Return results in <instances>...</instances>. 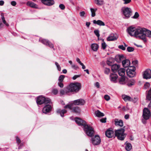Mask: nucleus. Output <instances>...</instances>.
Wrapping results in <instances>:
<instances>
[{
	"label": "nucleus",
	"instance_id": "473e14b6",
	"mask_svg": "<svg viewBox=\"0 0 151 151\" xmlns=\"http://www.w3.org/2000/svg\"><path fill=\"white\" fill-rule=\"evenodd\" d=\"M145 38H146V37L147 36V37H151V31L148 30L146 29L145 30Z\"/></svg>",
	"mask_w": 151,
	"mask_h": 151
},
{
	"label": "nucleus",
	"instance_id": "bb28decb",
	"mask_svg": "<svg viewBox=\"0 0 151 151\" xmlns=\"http://www.w3.org/2000/svg\"><path fill=\"white\" fill-rule=\"evenodd\" d=\"M125 70L124 68H122L119 69L118 73L119 75L121 76H124L125 74Z\"/></svg>",
	"mask_w": 151,
	"mask_h": 151
},
{
	"label": "nucleus",
	"instance_id": "bf43d9fd",
	"mask_svg": "<svg viewBox=\"0 0 151 151\" xmlns=\"http://www.w3.org/2000/svg\"><path fill=\"white\" fill-rule=\"evenodd\" d=\"M59 7L62 10L64 9L65 8V6L64 5L62 4H60L59 6Z\"/></svg>",
	"mask_w": 151,
	"mask_h": 151
},
{
	"label": "nucleus",
	"instance_id": "1a4fd4ad",
	"mask_svg": "<svg viewBox=\"0 0 151 151\" xmlns=\"http://www.w3.org/2000/svg\"><path fill=\"white\" fill-rule=\"evenodd\" d=\"M136 28L133 26H130L127 28V32L131 36L135 37Z\"/></svg>",
	"mask_w": 151,
	"mask_h": 151
},
{
	"label": "nucleus",
	"instance_id": "de8ad7c7",
	"mask_svg": "<svg viewBox=\"0 0 151 151\" xmlns=\"http://www.w3.org/2000/svg\"><path fill=\"white\" fill-rule=\"evenodd\" d=\"M86 14L84 11H82L80 12V15L81 17H86V16H85Z\"/></svg>",
	"mask_w": 151,
	"mask_h": 151
},
{
	"label": "nucleus",
	"instance_id": "58836bf2",
	"mask_svg": "<svg viewBox=\"0 0 151 151\" xmlns=\"http://www.w3.org/2000/svg\"><path fill=\"white\" fill-rule=\"evenodd\" d=\"M146 99L149 100H150L151 99V88L148 92V93L147 95Z\"/></svg>",
	"mask_w": 151,
	"mask_h": 151
},
{
	"label": "nucleus",
	"instance_id": "20e7f679",
	"mask_svg": "<svg viewBox=\"0 0 151 151\" xmlns=\"http://www.w3.org/2000/svg\"><path fill=\"white\" fill-rule=\"evenodd\" d=\"M124 132L125 130L124 128L115 130L114 131L115 137H116L119 140H124L126 137V134L124 133Z\"/></svg>",
	"mask_w": 151,
	"mask_h": 151
},
{
	"label": "nucleus",
	"instance_id": "a211bd4d",
	"mask_svg": "<svg viewBox=\"0 0 151 151\" xmlns=\"http://www.w3.org/2000/svg\"><path fill=\"white\" fill-rule=\"evenodd\" d=\"M41 1L43 3L47 6H51L54 3V1L53 0H41Z\"/></svg>",
	"mask_w": 151,
	"mask_h": 151
},
{
	"label": "nucleus",
	"instance_id": "8fccbe9b",
	"mask_svg": "<svg viewBox=\"0 0 151 151\" xmlns=\"http://www.w3.org/2000/svg\"><path fill=\"white\" fill-rule=\"evenodd\" d=\"M150 86V83L147 82L144 85V87L145 89L148 88Z\"/></svg>",
	"mask_w": 151,
	"mask_h": 151
},
{
	"label": "nucleus",
	"instance_id": "9b49d317",
	"mask_svg": "<svg viewBox=\"0 0 151 151\" xmlns=\"http://www.w3.org/2000/svg\"><path fill=\"white\" fill-rule=\"evenodd\" d=\"M105 135L109 138L115 137V132H114V129L111 128H109L106 130Z\"/></svg>",
	"mask_w": 151,
	"mask_h": 151
},
{
	"label": "nucleus",
	"instance_id": "f8f14e48",
	"mask_svg": "<svg viewBox=\"0 0 151 151\" xmlns=\"http://www.w3.org/2000/svg\"><path fill=\"white\" fill-rule=\"evenodd\" d=\"M150 115L151 117V114L149 110L147 108H145L143 110V117L146 120L149 119Z\"/></svg>",
	"mask_w": 151,
	"mask_h": 151
},
{
	"label": "nucleus",
	"instance_id": "f3484780",
	"mask_svg": "<svg viewBox=\"0 0 151 151\" xmlns=\"http://www.w3.org/2000/svg\"><path fill=\"white\" fill-rule=\"evenodd\" d=\"M118 37V36L116 34L112 33L109 35L107 40L108 41H114L116 40Z\"/></svg>",
	"mask_w": 151,
	"mask_h": 151
},
{
	"label": "nucleus",
	"instance_id": "864d4df0",
	"mask_svg": "<svg viewBox=\"0 0 151 151\" xmlns=\"http://www.w3.org/2000/svg\"><path fill=\"white\" fill-rule=\"evenodd\" d=\"M58 86L61 88H63V84L62 83V82L59 81V82L58 83Z\"/></svg>",
	"mask_w": 151,
	"mask_h": 151
},
{
	"label": "nucleus",
	"instance_id": "c9c22d12",
	"mask_svg": "<svg viewBox=\"0 0 151 151\" xmlns=\"http://www.w3.org/2000/svg\"><path fill=\"white\" fill-rule=\"evenodd\" d=\"M95 2L98 5L101 6L103 4L104 1L103 0H95Z\"/></svg>",
	"mask_w": 151,
	"mask_h": 151
},
{
	"label": "nucleus",
	"instance_id": "aec40b11",
	"mask_svg": "<svg viewBox=\"0 0 151 151\" xmlns=\"http://www.w3.org/2000/svg\"><path fill=\"white\" fill-rule=\"evenodd\" d=\"M130 61L128 59H125L122 61V64L124 68L128 67L130 65Z\"/></svg>",
	"mask_w": 151,
	"mask_h": 151
},
{
	"label": "nucleus",
	"instance_id": "5fc2aeb1",
	"mask_svg": "<svg viewBox=\"0 0 151 151\" xmlns=\"http://www.w3.org/2000/svg\"><path fill=\"white\" fill-rule=\"evenodd\" d=\"M81 76V75H75V76H74L72 78V79L73 80H76V78H79V77H80V76Z\"/></svg>",
	"mask_w": 151,
	"mask_h": 151
},
{
	"label": "nucleus",
	"instance_id": "ea45409f",
	"mask_svg": "<svg viewBox=\"0 0 151 151\" xmlns=\"http://www.w3.org/2000/svg\"><path fill=\"white\" fill-rule=\"evenodd\" d=\"M65 76L63 75H61L58 78V81L59 82H63L64 78Z\"/></svg>",
	"mask_w": 151,
	"mask_h": 151
},
{
	"label": "nucleus",
	"instance_id": "f03ea898",
	"mask_svg": "<svg viewBox=\"0 0 151 151\" xmlns=\"http://www.w3.org/2000/svg\"><path fill=\"white\" fill-rule=\"evenodd\" d=\"M145 30L146 29L145 28L138 27L136 28V32H135L136 33L135 37L142 39L145 42H146L147 40L145 38Z\"/></svg>",
	"mask_w": 151,
	"mask_h": 151
},
{
	"label": "nucleus",
	"instance_id": "2eb2a0df",
	"mask_svg": "<svg viewBox=\"0 0 151 151\" xmlns=\"http://www.w3.org/2000/svg\"><path fill=\"white\" fill-rule=\"evenodd\" d=\"M143 77L146 79L151 78V70L147 69L145 70L143 74Z\"/></svg>",
	"mask_w": 151,
	"mask_h": 151
},
{
	"label": "nucleus",
	"instance_id": "13d9d810",
	"mask_svg": "<svg viewBox=\"0 0 151 151\" xmlns=\"http://www.w3.org/2000/svg\"><path fill=\"white\" fill-rule=\"evenodd\" d=\"M104 98L107 101H109L110 99L109 96L107 95H105L104 96Z\"/></svg>",
	"mask_w": 151,
	"mask_h": 151
},
{
	"label": "nucleus",
	"instance_id": "774afa93",
	"mask_svg": "<svg viewBox=\"0 0 151 151\" xmlns=\"http://www.w3.org/2000/svg\"><path fill=\"white\" fill-rule=\"evenodd\" d=\"M95 86L96 87L98 88L100 87V85L99 83L98 82H96L95 84Z\"/></svg>",
	"mask_w": 151,
	"mask_h": 151
},
{
	"label": "nucleus",
	"instance_id": "6e6552de",
	"mask_svg": "<svg viewBox=\"0 0 151 151\" xmlns=\"http://www.w3.org/2000/svg\"><path fill=\"white\" fill-rule=\"evenodd\" d=\"M91 140L94 145H98L101 142V139L98 135H96L94 137L91 138Z\"/></svg>",
	"mask_w": 151,
	"mask_h": 151
},
{
	"label": "nucleus",
	"instance_id": "423d86ee",
	"mask_svg": "<svg viewBox=\"0 0 151 151\" xmlns=\"http://www.w3.org/2000/svg\"><path fill=\"white\" fill-rule=\"evenodd\" d=\"M50 102V99L46 98L42 96H39L36 99V102L38 105H41L43 104H48Z\"/></svg>",
	"mask_w": 151,
	"mask_h": 151
},
{
	"label": "nucleus",
	"instance_id": "a18cd8bd",
	"mask_svg": "<svg viewBox=\"0 0 151 151\" xmlns=\"http://www.w3.org/2000/svg\"><path fill=\"white\" fill-rule=\"evenodd\" d=\"M55 64L56 65L57 69L59 71L61 70V68L59 64L57 62H55Z\"/></svg>",
	"mask_w": 151,
	"mask_h": 151
},
{
	"label": "nucleus",
	"instance_id": "3c124183",
	"mask_svg": "<svg viewBox=\"0 0 151 151\" xmlns=\"http://www.w3.org/2000/svg\"><path fill=\"white\" fill-rule=\"evenodd\" d=\"M124 2V4H127L130 3L131 0H122Z\"/></svg>",
	"mask_w": 151,
	"mask_h": 151
},
{
	"label": "nucleus",
	"instance_id": "cd10ccee",
	"mask_svg": "<svg viewBox=\"0 0 151 151\" xmlns=\"http://www.w3.org/2000/svg\"><path fill=\"white\" fill-rule=\"evenodd\" d=\"M91 48L94 51H96L99 48V45L96 43H93L91 45Z\"/></svg>",
	"mask_w": 151,
	"mask_h": 151
},
{
	"label": "nucleus",
	"instance_id": "c756f323",
	"mask_svg": "<svg viewBox=\"0 0 151 151\" xmlns=\"http://www.w3.org/2000/svg\"><path fill=\"white\" fill-rule=\"evenodd\" d=\"M122 99L125 101H131V98L129 96L125 95H123L122 96Z\"/></svg>",
	"mask_w": 151,
	"mask_h": 151
},
{
	"label": "nucleus",
	"instance_id": "09e8293b",
	"mask_svg": "<svg viewBox=\"0 0 151 151\" xmlns=\"http://www.w3.org/2000/svg\"><path fill=\"white\" fill-rule=\"evenodd\" d=\"M58 90L56 89H53L52 90V92L54 94L56 95L58 93Z\"/></svg>",
	"mask_w": 151,
	"mask_h": 151
},
{
	"label": "nucleus",
	"instance_id": "412c9836",
	"mask_svg": "<svg viewBox=\"0 0 151 151\" xmlns=\"http://www.w3.org/2000/svg\"><path fill=\"white\" fill-rule=\"evenodd\" d=\"M117 77V75L115 73H111L110 76V80L114 82H116Z\"/></svg>",
	"mask_w": 151,
	"mask_h": 151
},
{
	"label": "nucleus",
	"instance_id": "e433bc0d",
	"mask_svg": "<svg viewBox=\"0 0 151 151\" xmlns=\"http://www.w3.org/2000/svg\"><path fill=\"white\" fill-rule=\"evenodd\" d=\"M125 149L127 151H130L132 149L131 145L129 143H127L125 146Z\"/></svg>",
	"mask_w": 151,
	"mask_h": 151
},
{
	"label": "nucleus",
	"instance_id": "6e6d98bb",
	"mask_svg": "<svg viewBox=\"0 0 151 151\" xmlns=\"http://www.w3.org/2000/svg\"><path fill=\"white\" fill-rule=\"evenodd\" d=\"M118 48L119 49H121L123 50H125L126 49L125 47H124L123 45H119L118 46Z\"/></svg>",
	"mask_w": 151,
	"mask_h": 151
},
{
	"label": "nucleus",
	"instance_id": "4be33fe9",
	"mask_svg": "<svg viewBox=\"0 0 151 151\" xmlns=\"http://www.w3.org/2000/svg\"><path fill=\"white\" fill-rule=\"evenodd\" d=\"M124 58L123 55H117L116 56L115 60L117 62L120 63L122 61Z\"/></svg>",
	"mask_w": 151,
	"mask_h": 151
},
{
	"label": "nucleus",
	"instance_id": "72a5a7b5",
	"mask_svg": "<svg viewBox=\"0 0 151 151\" xmlns=\"http://www.w3.org/2000/svg\"><path fill=\"white\" fill-rule=\"evenodd\" d=\"M90 10L91 12V16L93 17H95L96 15L95 12L97 10V9L96 8L94 9L91 8L90 9Z\"/></svg>",
	"mask_w": 151,
	"mask_h": 151
},
{
	"label": "nucleus",
	"instance_id": "ddd939ff",
	"mask_svg": "<svg viewBox=\"0 0 151 151\" xmlns=\"http://www.w3.org/2000/svg\"><path fill=\"white\" fill-rule=\"evenodd\" d=\"M39 41L45 45L48 46L51 48H53V45L48 40L46 39L40 38Z\"/></svg>",
	"mask_w": 151,
	"mask_h": 151
},
{
	"label": "nucleus",
	"instance_id": "4d7b16f0",
	"mask_svg": "<svg viewBox=\"0 0 151 151\" xmlns=\"http://www.w3.org/2000/svg\"><path fill=\"white\" fill-rule=\"evenodd\" d=\"M71 67L72 68L75 70H76L78 68V67L77 65H76L74 64L72 65Z\"/></svg>",
	"mask_w": 151,
	"mask_h": 151
},
{
	"label": "nucleus",
	"instance_id": "a878e982",
	"mask_svg": "<svg viewBox=\"0 0 151 151\" xmlns=\"http://www.w3.org/2000/svg\"><path fill=\"white\" fill-rule=\"evenodd\" d=\"M67 111L65 109L61 110L60 109H59L57 110V112L58 113H59L60 115V116L63 117L64 116V114L66 113Z\"/></svg>",
	"mask_w": 151,
	"mask_h": 151
},
{
	"label": "nucleus",
	"instance_id": "f257e3e1",
	"mask_svg": "<svg viewBox=\"0 0 151 151\" xmlns=\"http://www.w3.org/2000/svg\"><path fill=\"white\" fill-rule=\"evenodd\" d=\"M81 88V85L78 82L70 83L67 87L68 92L77 93Z\"/></svg>",
	"mask_w": 151,
	"mask_h": 151
},
{
	"label": "nucleus",
	"instance_id": "b1692460",
	"mask_svg": "<svg viewBox=\"0 0 151 151\" xmlns=\"http://www.w3.org/2000/svg\"><path fill=\"white\" fill-rule=\"evenodd\" d=\"M93 24H97L100 26H104L105 25L104 22L99 20H98L97 21H96L95 20H93Z\"/></svg>",
	"mask_w": 151,
	"mask_h": 151
},
{
	"label": "nucleus",
	"instance_id": "338daca9",
	"mask_svg": "<svg viewBox=\"0 0 151 151\" xmlns=\"http://www.w3.org/2000/svg\"><path fill=\"white\" fill-rule=\"evenodd\" d=\"M66 93L63 90H61L60 91V93L62 95H64Z\"/></svg>",
	"mask_w": 151,
	"mask_h": 151
},
{
	"label": "nucleus",
	"instance_id": "052dcab7",
	"mask_svg": "<svg viewBox=\"0 0 151 151\" xmlns=\"http://www.w3.org/2000/svg\"><path fill=\"white\" fill-rule=\"evenodd\" d=\"M106 63L107 65H108L109 66H111L112 65V63L111 62H110L109 60H107V61Z\"/></svg>",
	"mask_w": 151,
	"mask_h": 151
},
{
	"label": "nucleus",
	"instance_id": "c85d7f7f",
	"mask_svg": "<svg viewBox=\"0 0 151 151\" xmlns=\"http://www.w3.org/2000/svg\"><path fill=\"white\" fill-rule=\"evenodd\" d=\"M16 139L17 143L19 146L18 149H20L21 148L22 146L23 145V144L22 143H21V140L18 137H16Z\"/></svg>",
	"mask_w": 151,
	"mask_h": 151
},
{
	"label": "nucleus",
	"instance_id": "0e129e2a",
	"mask_svg": "<svg viewBox=\"0 0 151 151\" xmlns=\"http://www.w3.org/2000/svg\"><path fill=\"white\" fill-rule=\"evenodd\" d=\"M16 4V2L15 1H13L11 2V4L13 6H15Z\"/></svg>",
	"mask_w": 151,
	"mask_h": 151
},
{
	"label": "nucleus",
	"instance_id": "0eeeda50",
	"mask_svg": "<svg viewBox=\"0 0 151 151\" xmlns=\"http://www.w3.org/2000/svg\"><path fill=\"white\" fill-rule=\"evenodd\" d=\"M123 13L124 16V18H128L131 15L132 11L131 9L128 7H126L123 10Z\"/></svg>",
	"mask_w": 151,
	"mask_h": 151
},
{
	"label": "nucleus",
	"instance_id": "680f3d73",
	"mask_svg": "<svg viewBox=\"0 0 151 151\" xmlns=\"http://www.w3.org/2000/svg\"><path fill=\"white\" fill-rule=\"evenodd\" d=\"M106 118H103L100 120V121L102 123H105L106 122Z\"/></svg>",
	"mask_w": 151,
	"mask_h": 151
},
{
	"label": "nucleus",
	"instance_id": "79ce46f5",
	"mask_svg": "<svg viewBox=\"0 0 151 151\" xmlns=\"http://www.w3.org/2000/svg\"><path fill=\"white\" fill-rule=\"evenodd\" d=\"M139 15L137 12H136L134 14V16L132 17V18L136 19L139 17Z\"/></svg>",
	"mask_w": 151,
	"mask_h": 151
},
{
	"label": "nucleus",
	"instance_id": "c03bdc74",
	"mask_svg": "<svg viewBox=\"0 0 151 151\" xmlns=\"http://www.w3.org/2000/svg\"><path fill=\"white\" fill-rule=\"evenodd\" d=\"M110 71V70L109 68H105L104 70V73L105 74H109Z\"/></svg>",
	"mask_w": 151,
	"mask_h": 151
},
{
	"label": "nucleus",
	"instance_id": "603ef678",
	"mask_svg": "<svg viewBox=\"0 0 151 151\" xmlns=\"http://www.w3.org/2000/svg\"><path fill=\"white\" fill-rule=\"evenodd\" d=\"M101 46L103 49L104 50L106 48L107 45L105 42H103L102 43Z\"/></svg>",
	"mask_w": 151,
	"mask_h": 151
},
{
	"label": "nucleus",
	"instance_id": "dca6fc26",
	"mask_svg": "<svg viewBox=\"0 0 151 151\" xmlns=\"http://www.w3.org/2000/svg\"><path fill=\"white\" fill-rule=\"evenodd\" d=\"M47 104L43 107L42 110L43 112L45 114L51 111L52 109V107L50 105V102Z\"/></svg>",
	"mask_w": 151,
	"mask_h": 151
},
{
	"label": "nucleus",
	"instance_id": "e2e57ef3",
	"mask_svg": "<svg viewBox=\"0 0 151 151\" xmlns=\"http://www.w3.org/2000/svg\"><path fill=\"white\" fill-rule=\"evenodd\" d=\"M138 63V61L137 60H134L132 61V63L134 65H136Z\"/></svg>",
	"mask_w": 151,
	"mask_h": 151
},
{
	"label": "nucleus",
	"instance_id": "9d476101",
	"mask_svg": "<svg viewBox=\"0 0 151 151\" xmlns=\"http://www.w3.org/2000/svg\"><path fill=\"white\" fill-rule=\"evenodd\" d=\"M132 68H128L126 70L127 75L129 77H133L135 76V70L136 68L134 66L132 67Z\"/></svg>",
	"mask_w": 151,
	"mask_h": 151
},
{
	"label": "nucleus",
	"instance_id": "49530a36",
	"mask_svg": "<svg viewBox=\"0 0 151 151\" xmlns=\"http://www.w3.org/2000/svg\"><path fill=\"white\" fill-rule=\"evenodd\" d=\"M138 100V98L137 97H134V98H131V101H132L134 103L136 102Z\"/></svg>",
	"mask_w": 151,
	"mask_h": 151
},
{
	"label": "nucleus",
	"instance_id": "7ed1b4c3",
	"mask_svg": "<svg viewBox=\"0 0 151 151\" xmlns=\"http://www.w3.org/2000/svg\"><path fill=\"white\" fill-rule=\"evenodd\" d=\"M85 101L83 99H80L74 101L70 104L64 106L65 108H68L69 109H72L73 105H83L85 103Z\"/></svg>",
	"mask_w": 151,
	"mask_h": 151
},
{
	"label": "nucleus",
	"instance_id": "2f4dec72",
	"mask_svg": "<svg viewBox=\"0 0 151 151\" xmlns=\"http://www.w3.org/2000/svg\"><path fill=\"white\" fill-rule=\"evenodd\" d=\"M95 114L96 116L98 117H101L103 116H104V114L101 112L99 110H98L95 111Z\"/></svg>",
	"mask_w": 151,
	"mask_h": 151
},
{
	"label": "nucleus",
	"instance_id": "37998d69",
	"mask_svg": "<svg viewBox=\"0 0 151 151\" xmlns=\"http://www.w3.org/2000/svg\"><path fill=\"white\" fill-rule=\"evenodd\" d=\"M134 50V49L133 47H128L127 48V51L129 52H132Z\"/></svg>",
	"mask_w": 151,
	"mask_h": 151
},
{
	"label": "nucleus",
	"instance_id": "7c9ffc66",
	"mask_svg": "<svg viewBox=\"0 0 151 151\" xmlns=\"http://www.w3.org/2000/svg\"><path fill=\"white\" fill-rule=\"evenodd\" d=\"M120 68V66L116 64L113 65L111 66V70L112 71L114 72L115 71H116Z\"/></svg>",
	"mask_w": 151,
	"mask_h": 151
},
{
	"label": "nucleus",
	"instance_id": "4468645a",
	"mask_svg": "<svg viewBox=\"0 0 151 151\" xmlns=\"http://www.w3.org/2000/svg\"><path fill=\"white\" fill-rule=\"evenodd\" d=\"M75 121L78 126H83V127L86 124L85 121L78 117H76L75 119Z\"/></svg>",
	"mask_w": 151,
	"mask_h": 151
},
{
	"label": "nucleus",
	"instance_id": "6ab92c4d",
	"mask_svg": "<svg viewBox=\"0 0 151 151\" xmlns=\"http://www.w3.org/2000/svg\"><path fill=\"white\" fill-rule=\"evenodd\" d=\"M115 124L116 126L122 127L123 125V122L122 120H119L118 119H116L114 120Z\"/></svg>",
	"mask_w": 151,
	"mask_h": 151
},
{
	"label": "nucleus",
	"instance_id": "f704fd0d",
	"mask_svg": "<svg viewBox=\"0 0 151 151\" xmlns=\"http://www.w3.org/2000/svg\"><path fill=\"white\" fill-rule=\"evenodd\" d=\"M122 77L120 78L119 80V83L120 84H124L125 83V78L124 76H121Z\"/></svg>",
	"mask_w": 151,
	"mask_h": 151
},
{
	"label": "nucleus",
	"instance_id": "5701e85b",
	"mask_svg": "<svg viewBox=\"0 0 151 151\" xmlns=\"http://www.w3.org/2000/svg\"><path fill=\"white\" fill-rule=\"evenodd\" d=\"M70 109L72 110L73 112L76 114H79L81 112V109L78 106H76L75 107H73V106L72 109Z\"/></svg>",
	"mask_w": 151,
	"mask_h": 151
},
{
	"label": "nucleus",
	"instance_id": "393cba45",
	"mask_svg": "<svg viewBox=\"0 0 151 151\" xmlns=\"http://www.w3.org/2000/svg\"><path fill=\"white\" fill-rule=\"evenodd\" d=\"M27 4L32 8L36 9L38 8L37 5L33 2L28 1L27 3Z\"/></svg>",
	"mask_w": 151,
	"mask_h": 151
},
{
	"label": "nucleus",
	"instance_id": "a19ab883",
	"mask_svg": "<svg viewBox=\"0 0 151 151\" xmlns=\"http://www.w3.org/2000/svg\"><path fill=\"white\" fill-rule=\"evenodd\" d=\"M94 32L95 35L97 36L98 37H99L100 36V34H99V31L98 29L95 30L94 31Z\"/></svg>",
	"mask_w": 151,
	"mask_h": 151
},
{
	"label": "nucleus",
	"instance_id": "39448f33",
	"mask_svg": "<svg viewBox=\"0 0 151 151\" xmlns=\"http://www.w3.org/2000/svg\"><path fill=\"white\" fill-rule=\"evenodd\" d=\"M83 129L86 134L88 136L91 137L94 136V131L90 125L86 124L84 126Z\"/></svg>",
	"mask_w": 151,
	"mask_h": 151
},
{
	"label": "nucleus",
	"instance_id": "69168bd1",
	"mask_svg": "<svg viewBox=\"0 0 151 151\" xmlns=\"http://www.w3.org/2000/svg\"><path fill=\"white\" fill-rule=\"evenodd\" d=\"M76 61L78 62V63H79L80 65L82 64V63H81V61L80 59L79 58H76Z\"/></svg>",
	"mask_w": 151,
	"mask_h": 151
},
{
	"label": "nucleus",
	"instance_id": "4c0bfd02",
	"mask_svg": "<svg viewBox=\"0 0 151 151\" xmlns=\"http://www.w3.org/2000/svg\"><path fill=\"white\" fill-rule=\"evenodd\" d=\"M135 81L133 79H131L129 81L127 85L129 86H131L134 85L135 83Z\"/></svg>",
	"mask_w": 151,
	"mask_h": 151
}]
</instances>
